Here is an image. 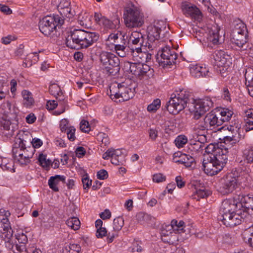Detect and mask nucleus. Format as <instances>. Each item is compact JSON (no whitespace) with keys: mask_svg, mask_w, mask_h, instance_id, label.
Segmentation results:
<instances>
[{"mask_svg":"<svg viewBox=\"0 0 253 253\" xmlns=\"http://www.w3.org/2000/svg\"><path fill=\"white\" fill-rule=\"evenodd\" d=\"M237 185L236 177L228 174L222 177L218 182V191L223 195L232 193Z\"/></svg>","mask_w":253,"mask_h":253,"instance_id":"ddd939ff","label":"nucleus"},{"mask_svg":"<svg viewBox=\"0 0 253 253\" xmlns=\"http://www.w3.org/2000/svg\"><path fill=\"white\" fill-rule=\"evenodd\" d=\"M109 90L108 94L116 102L127 101L134 96L135 93V89L127 86L125 83H113L110 85Z\"/></svg>","mask_w":253,"mask_h":253,"instance_id":"7ed1b4c3","label":"nucleus"},{"mask_svg":"<svg viewBox=\"0 0 253 253\" xmlns=\"http://www.w3.org/2000/svg\"><path fill=\"white\" fill-rule=\"evenodd\" d=\"M201 65H196L192 67L190 69V73L191 75L196 78H200L202 76L201 73Z\"/></svg>","mask_w":253,"mask_h":253,"instance_id":"603ef678","label":"nucleus"},{"mask_svg":"<svg viewBox=\"0 0 253 253\" xmlns=\"http://www.w3.org/2000/svg\"><path fill=\"white\" fill-rule=\"evenodd\" d=\"M190 96V93L185 90L176 91L175 93L171 94L170 99L167 104V110L172 114H178L189 103Z\"/></svg>","mask_w":253,"mask_h":253,"instance_id":"f03ea898","label":"nucleus"},{"mask_svg":"<svg viewBox=\"0 0 253 253\" xmlns=\"http://www.w3.org/2000/svg\"><path fill=\"white\" fill-rule=\"evenodd\" d=\"M247 216H249V215L247 212L242 211L241 209L238 210L234 212L231 221H230L231 224L230 227H233L240 224Z\"/></svg>","mask_w":253,"mask_h":253,"instance_id":"5701e85b","label":"nucleus"},{"mask_svg":"<svg viewBox=\"0 0 253 253\" xmlns=\"http://www.w3.org/2000/svg\"><path fill=\"white\" fill-rule=\"evenodd\" d=\"M187 142V138L185 135L178 136L174 140L176 146L178 148H182Z\"/></svg>","mask_w":253,"mask_h":253,"instance_id":"8fccbe9b","label":"nucleus"},{"mask_svg":"<svg viewBox=\"0 0 253 253\" xmlns=\"http://www.w3.org/2000/svg\"><path fill=\"white\" fill-rule=\"evenodd\" d=\"M246 33V27L241 22L236 24L232 29L230 35L231 41L237 47V49L241 51L247 49L248 46Z\"/></svg>","mask_w":253,"mask_h":253,"instance_id":"0eeeda50","label":"nucleus"},{"mask_svg":"<svg viewBox=\"0 0 253 253\" xmlns=\"http://www.w3.org/2000/svg\"><path fill=\"white\" fill-rule=\"evenodd\" d=\"M238 210H240L239 206H238V201L235 202L233 200L226 199L222 202L220 208V213H233Z\"/></svg>","mask_w":253,"mask_h":253,"instance_id":"4be33fe9","label":"nucleus"},{"mask_svg":"<svg viewBox=\"0 0 253 253\" xmlns=\"http://www.w3.org/2000/svg\"><path fill=\"white\" fill-rule=\"evenodd\" d=\"M227 129L231 132L230 135L225 137V141L231 142L232 144H236L244 138V136L241 134V130L238 126H223L219 129Z\"/></svg>","mask_w":253,"mask_h":253,"instance_id":"412c9836","label":"nucleus"},{"mask_svg":"<svg viewBox=\"0 0 253 253\" xmlns=\"http://www.w3.org/2000/svg\"><path fill=\"white\" fill-rule=\"evenodd\" d=\"M124 19L126 27L128 28H139L144 24L143 13L133 4L125 8Z\"/></svg>","mask_w":253,"mask_h":253,"instance_id":"20e7f679","label":"nucleus"},{"mask_svg":"<svg viewBox=\"0 0 253 253\" xmlns=\"http://www.w3.org/2000/svg\"><path fill=\"white\" fill-rule=\"evenodd\" d=\"M115 44V49L116 51V53L118 55L121 57H125L127 55V48L126 45V43L125 42H123V44Z\"/></svg>","mask_w":253,"mask_h":253,"instance_id":"37998d69","label":"nucleus"},{"mask_svg":"<svg viewBox=\"0 0 253 253\" xmlns=\"http://www.w3.org/2000/svg\"><path fill=\"white\" fill-rule=\"evenodd\" d=\"M207 141V139H205L204 141H202L200 138L198 137L196 139H193L191 140L189 146V149L193 152H198L202 151L204 147V144Z\"/></svg>","mask_w":253,"mask_h":253,"instance_id":"c756f323","label":"nucleus"},{"mask_svg":"<svg viewBox=\"0 0 253 253\" xmlns=\"http://www.w3.org/2000/svg\"><path fill=\"white\" fill-rule=\"evenodd\" d=\"M26 141L23 138L16 137L12 149L13 154H18V157H24V159L19 158L21 165H27L29 164L34 155L33 147H26Z\"/></svg>","mask_w":253,"mask_h":253,"instance_id":"6e6552de","label":"nucleus"},{"mask_svg":"<svg viewBox=\"0 0 253 253\" xmlns=\"http://www.w3.org/2000/svg\"><path fill=\"white\" fill-rule=\"evenodd\" d=\"M219 28L216 27L214 31L211 30L209 32L207 38L208 46L212 47L213 45H215L218 43L219 41Z\"/></svg>","mask_w":253,"mask_h":253,"instance_id":"cd10ccee","label":"nucleus"},{"mask_svg":"<svg viewBox=\"0 0 253 253\" xmlns=\"http://www.w3.org/2000/svg\"><path fill=\"white\" fill-rule=\"evenodd\" d=\"M234 213V212H231L225 214H221L222 217V222L226 226L230 227L231 224L230 221H231Z\"/></svg>","mask_w":253,"mask_h":253,"instance_id":"3c124183","label":"nucleus"},{"mask_svg":"<svg viewBox=\"0 0 253 253\" xmlns=\"http://www.w3.org/2000/svg\"><path fill=\"white\" fill-rule=\"evenodd\" d=\"M99 35L81 29L71 31L66 39V45L72 49L87 48L96 42Z\"/></svg>","mask_w":253,"mask_h":253,"instance_id":"f257e3e1","label":"nucleus"},{"mask_svg":"<svg viewBox=\"0 0 253 253\" xmlns=\"http://www.w3.org/2000/svg\"><path fill=\"white\" fill-rule=\"evenodd\" d=\"M211 146L212 147L213 150L209 155L223 168L227 161L228 149L226 148L215 147L212 145H210L209 148Z\"/></svg>","mask_w":253,"mask_h":253,"instance_id":"dca6fc26","label":"nucleus"},{"mask_svg":"<svg viewBox=\"0 0 253 253\" xmlns=\"http://www.w3.org/2000/svg\"><path fill=\"white\" fill-rule=\"evenodd\" d=\"M38 161L40 166L45 169L48 168L51 164V161L49 159H47L46 156L43 154H40L39 155Z\"/></svg>","mask_w":253,"mask_h":253,"instance_id":"a18cd8bd","label":"nucleus"},{"mask_svg":"<svg viewBox=\"0 0 253 253\" xmlns=\"http://www.w3.org/2000/svg\"><path fill=\"white\" fill-rule=\"evenodd\" d=\"M122 149H109L102 156L103 159L108 160L111 158V163L113 165H123L126 162V155Z\"/></svg>","mask_w":253,"mask_h":253,"instance_id":"4468645a","label":"nucleus"},{"mask_svg":"<svg viewBox=\"0 0 253 253\" xmlns=\"http://www.w3.org/2000/svg\"><path fill=\"white\" fill-rule=\"evenodd\" d=\"M68 248L69 253H80L81 252V247L77 244H70Z\"/></svg>","mask_w":253,"mask_h":253,"instance_id":"13d9d810","label":"nucleus"},{"mask_svg":"<svg viewBox=\"0 0 253 253\" xmlns=\"http://www.w3.org/2000/svg\"><path fill=\"white\" fill-rule=\"evenodd\" d=\"M16 252L13 251L14 253H27L25 244H19L15 245Z\"/></svg>","mask_w":253,"mask_h":253,"instance_id":"0e129e2a","label":"nucleus"},{"mask_svg":"<svg viewBox=\"0 0 253 253\" xmlns=\"http://www.w3.org/2000/svg\"><path fill=\"white\" fill-rule=\"evenodd\" d=\"M82 181L84 189H88L91 185V180H89L87 174L83 176Z\"/></svg>","mask_w":253,"mask_h":253,"instance_id":"052dcab7","label":"nucleus"},{"mask_svg":"<svg viewBox=\"0 0 253 253\" xmlns=\"http://www.w3.org/2000/svg\"><path fill=\"white\" fill-rule=\"evenodd\" d=\"M244 161L247 163H253V146H250L246 148L243 151V155Z\"/></svg>","mask_w":253,"mask_h":253,"instance_id":"58836bf2","label":"nucleus"},{"mask_svg":"<svg viewBox=\"0 0 253 253\" xmlns=\"http://www.w3.org/2000/svg\"><path fill=\"white\" fill-rule=\"evenodd\" d=\"M128 48L131 50L133 56H137V54L142 53L143 47L152 49V44L149 42L146 36L141 33L133 31L131 33L128 40Z\"/></svg>","mask_w":253,"mask_h":253,"instance_id":"39448f33","label":"nucleus"},{"mask_svg":"<svg viewBox=\"0 0 253 253\" xmlns=\"http://www.w3.org/2000/svg\"><path fill=\"white\" fill-rule=\"evenodd\" d=\"M58 11L62 16L61 17L62 18H63L64 16L70 18L74 15V14L71 11V8L70 7H66V8H64L61 10L59 9Z\"/></svg>","mask_w":253,"mask_h":253,"instance_id":"6e6d98bb","label":"nucleus"},{"mask_svg":"<svg viewBox=\"0 0 253 253\" xmlns=\"http://www.w3.org/2000/svg\"><path fill=\"white\" fill-rule=\"evenodd\" d=\"M76 128L74 126L69 127V129L66 132L68 139L71 141H74L76 139Z\"/></svg>","mask_w":253,"mask_h":253,"instance_id":"bf43d9fd","label":"nucleus"},{"mask_svg":"<svg viewBox=\"0 0 253 253\" xmlns=\"http://www.w3.org/2000/svg\"><path fill=\"white\" fill-rule=\"evenodd\" d=\"M199 100L201 102V105L203 106L204 109L206 112L208 111L213 105V102L209 97H206L202 99H199Z\"/></svg>","mask_w":253,"mask_h":253,"instance_id":"49530a36","label":"nucleus"},{"mask_svg":"<svg viewBox=\"0 0 253 253\" xmlns=\"http://www.w3.org/2000/svg\"><path fill=\"white\" fill-rule=\"evenodd\" d=\"M98 139L101 141L102 143L104 144L105 146H107L110 143V139L108 136L104 133H99L98 135Z\"/></svg>","mask_w":253,"mask_h":253,"instance_id":"4d7b16f0","label":"nucleus"},{"mask_svg":"<svg viewBox=\"0 0 253 253\" xmlns=\"http://www.w3.org/2000/svg\"><path fill=\"white\" fill-rule=\"evenodd\" d=\"M246 84L247 85L249 94L253 97V69L248 68L245 73Z\"/></svg>","mask_w":253,"mask_h":253,"instance_id":"393cba45","label":"nucleus"},{"mask_svg":"<svg viewBox=\"0 0 253 253\" xmlns=\"http://www.w3.org/2000/svg\"><path fill=\"white\" fill-rule=\"evenodd\" d=\"M242 236L244 242L253 249V224L244 231Z\"/></svg>","mask_w":253,"mask_h":253,"instance_id":"7c9ffc66","label":"nucleus"},{"mask_svg":"<svg viewBox=\"0 0 253 253\" xmlns=\"http://www.w3.org/2000/svg\"><path fill=\"white\" fill-rule=\"evenodd\" d=\"M100 61L104 72L108 75L115 76L120 70L119 58L110 52L103 53L100 55Z\"/></svg>","mask_w":253,"mask_h":253,"instance_id":"9d476101","label":"nucleus"},{"mask_svg":"<svg viewBox=\"0 0 253 253\" xmlns=\"http://www.w3.org/2000/svg\"><path fill=\"white\" fill-rule=\"evenodd\" d=\"M237 200L238 201V206L239 209L243 208L242 211L247 212L249 213L253 214V195H239Z\"/></svg>","mask_w":253,"mask_h":253,"instance_id":"aec40b11","label":"nucleus"},{"mask_svg":"<svg viewBox=\"0 0 253 253\" xmlns=\"http://www.w3.org/2000/svg\"><path fill=\"white\" fill-rule=\"evenodd\" d=\"M161 106V100L159 99H155L147 106V111L151 113L155 112Z\"/></svg>","mask_w":253,"mask_h":253,"instance_id":"de8ad7c7","label":"nucleus"},{"mask_svg":"<svg viewBox=\"0 0 253 253\" xmlns=\"http://www.w3.org/2000/svg\"><path fill=\"white\" fill-rule=\"evenodd\" d=\"M211 194L210 191L206 189H196L192 195L193 199L199 201L201 199L207 198Z\"/></svg>","mask_w":253,"mask_h":253,"instance_id":"e433bc0d","label":"nucleus"},{"mask_svg":"<svg viewBox=\"0 0 253 253\" xmlns=\"http://www.w3.org/2000/svg\"><path fill=\"white\" fill-rule=\"evenodd\" d=\"M58 104L56 100H48L46 103V108L49 110H52L57 107Z\"/></svg>","mask_w":253,"mask_h":253,"instance_id":"774afa93","label":"nucleus"},{"mask_svg":"<svg viewBox=\"0 0 253 253\" xmlns=\"http://www.w3.org/2000/svg\"><path fill=\"white\" fill-rule=\"evenodd\" d=\"M101 24L103 25L105 28L108 29L112 28L114 26L113 23L105 17H102V19L101 20Z\"/></svg>","mask_w":253,"mask_h":253,"instance_id":"e2e57ef3","label":"nucleus"},{"mask_svg":"<svg viewBox=\"0 0 253 253\" xmlns=\"http://www.w3.org/2000/svg\"><path fill=\"white\" fill-rule=\"evenodd\" d=\"M172 227L173 231L177 233H181L183 232L185 228V223L182 220L178 221L176 219L171 220Z\"/></svg>","mask_w":253,"mask_h":253,"instance_id":"79ce46f5","label":"nucleus"},{"mask_svg":"<svg viewBox=\"0 0 253 253\" xmlns=\"http://www.w3.org/2000/svg\"><path fill=\"white\" fill-rule=\"evenodd\" d=\"M107 235V231L105 227H101L97 229L96 236L99 238H103Z\"/></svg>","mask_w":253,"mask_h":253,"instance_id":"338daca9","label":"nucleus"},{"mask_svg":"<svg viewBox=\"0 0 253 253\" xmlns=\"http://www.w3.org/2000/svg\"><path fill=\"white\" fill-rule=\"evenodd\" d=\"M212 56L215 69L221 76H226L232 64L231 57L223 50L215 51Z\"/></svg>","mask_w":253,"mask_h":253,"instance_id":"1a4fd4ad","label":"nucleus"},{"mask_svg":"<svg viewBox=\"0 0 253 253\" xmlns=\"http://www.w3.org/2000/svg\"><path fill=\"white\" fill-rule=\"evenodd\" d=\"M0 168L3 170H7L10 172H14V163L12 161L7 158H3L2 165Z\"/></svg>","mask_w":253,"mask_h":253,"instance_id":"a19ab883","label":"nucleus"},{"mask_svg":"<svg viewBox=\"0 0 253 253\" xmlns=\"http://www.w3.org/2000/svg\"><path fill=\"white\" fill-rule=\"evenodd\" d=\"M125 68L127 71H129L135 76L140 77L147 73L149 66L146 64L139 63H131L127 62L125 63Z\"/></svg>","mask_w":253,"mask_h":253,"instance_id":"6ab92c4d","label":"nucleus"},{"mask_svg":"<svg viewBox=\"0 0 253 253\" xmlns=\"http://www.w3.org/2000/svg\"><path fill=\"white\" fill-rule=\"evenodd\" d=\"M39 59V57L38 52H32L28 54L24 61L23 63V66L24 67H30L33 64L36 63Z\"/></svg>","mask_w":253,"mask_h":253,"instance_id":"2f4dec72","label":"nucleus"},{"mask_svg":"<svg viewBox=\"0 0 253 253\" xmlns=\"http://www.w3.org/2000/svg\"><path fill=\"white\" fill-rule=\"evenodd\" d=\"M177 58L174 50L166 46L158 51L157 59L160 65L165 67L174 64Z\"/></svg>","mask_w":253,"mask_h":253,"instance_id":"f8f14e48","label":"nucleus"},{"mask_svg":"<svg viewBox=\"0 0 253 253\" xmlns=\"http://www.w3.org/2000/svg\"><path fill=\"white\" fill-rule=\"evenodd\" d=\"M209 127L204 119L197 123L192 129V136L193 139L200 138L202 141H204L207 138V130Z\"/></svg>","mask_w":253,"mask_h":253,"instance_id":"a211bd4d","label":"nucleus"},{"mask_svg":"<svg viewBox=\"0 0 253 253\" xmlns=\"http://www.w3.org/2000/svg\"><path fill=\"white\" fill-rule=\"evenodd\" d=\"M79 24L84 28H88L90 25V17L86 13L81 14L78 18Z\"/></svg>","mask_w":253,"mask_h":253,"instance_id":"4c0bfd02","label":"nucleus"},{"mask_svg":"<svg viewBox=\"0 0 253 253\" xmlns=\"http://www.w3.org/2000/svg\"><path fill=\"white\" fill-rule=\"evenodd\" d=\"M193 118L197 120L206 112V111L204 109L203 106L201 105V102L199 99L193 100Z\"/></svg>","mask_w":253,"mask_h":253,"instance_id":"c85d7f7f","label":"nucleus"},{"mask_svg":"<svg viewBox=\"0 0 253 253\" xmlns=\"http://www.w3.org/2000/svg\"><path fill=\"white\" fill-rule=\"evenodd\" d=\"M167 23L164 21H158L153 25L149 26L147 28V40L151 44L156 40L160 38L161 33L163 35L168 32L167 30Z\"/></svg>","mask_w":253,"mask_h":253,"instance_id":"9b49d317","label":"nucleus"},{"mask_svg":"<svg viewBox=\"0 0 253 253\" xmlns=\"http://www.w3.org/2000/svg\"><path fill=\"white\" fill-rule=\"evenodd\" d=\"M217 114L219 120L222 125L224 123L228 122L231 119L233 113L228 109L223 108Z\"/></svg>","mask_w":253,"mask_h":253,"instance_id":"473e14b6","label":"nucleus"},{"mask_svg":"<svg viewBox=\"0 0 253 253\" xmlns=\"http://www.w3.org/2000/svg\"><path fill=\"white\" fill-rule=\"evenodd\" d=\"M179 164H183L186 168L192 167L195 164V159L188 155L182 153Z\"/></svg>","mask_w":253,"mask_h":253,"instance_id":"c9c22d12","label":"nucleus"},{"mask_svg":"<svg viewBox=\"0 0 253 253\" xmlns=\"http://www.w3.org/2000/svg\"><path fill=\"white\" fill-rule=\"evenodd\" d=\"M237 173L238 174L235 176L237 183H245L250 180L251 175L248 171L238 169Z\"/></svg>","mask_w":253,"mask_h":253,"instance_id":"f704fd0d","label":"nucleus"},{"mask_svg":"<svg viewBox=\"0 0 253 253\" xmlns=\"http://www.w3.org/2000/svg\"><path fill=\"white\" fill-rule=\"evenodd\" d=\"M124 225V221L122 217H118L114 219L113 229L115 231L121 230Z\"/></svg>","mask_w":253,"mask_h":253,"instance_id":"09e8293b","label":"nucleus"},{"mask_svg":"<svg viewBox=\"0 0 253 253\" xmlns=\"http://www.w3.org/2000/svg\"><path fill=\"white\" fill-rule=\"evenodd\" d=\"M69 124L68 120L66 119H62L60 123V129L62 132L66 133L69 127H72Z\"/></svg>","mask_w":253,"mask_h":253,"instance_id":"5fc2aeb1","label":"nucleus"},{"mask_svg":"<svg viewBox=\"0 0 253 253\" xmlns=\"http://www.w3.org/2000/svg\"><path fill=\"white\" fill-rule=\"evenodd\" d=\"M22 96L23 98V104L26 107L33 105L35 101L32 93L28 90H23L22 91Z\"/></svg>","mask_w":253,"mask_h":253,"instance_id":"72a5a7b5","label":"nucleus"},{"mask_svg":"<svg viewBox=\"0 0 253 253\" xmlns=\"http://www.w3.org/2000/svg\"><path fill=\"white\" fill-rule=\"evenodd\" d=\"M49 90L51 94L53 96H56L57 94L61 93L62 91L61 90L60 86L56 84H53L50 85Z\"/></svg>","mask_w":253,"mask_h":253,"instance_id":"864d4df0","label":"nucleus"},{"mask_svg":"<svg viewBox=\"0 0 253 253\" xmlns=\"http://www.w3.org/2000/svg\"><path fill=\"white\" fill-rule=\"evenodd\" d=\"M182 11L186 16L190 17L195 20L200 21L202 19V14L200 9L195 5L186 2L181 4Z\"/></svg>","mask_w":253,"mask_h":253,"instance_id":"f3484780","label":"nucleus"},{"mask_svg":"<svg viewBox=\"0 0 253 253\" xmlns=\"http://www.w3.org/2000/svg\"><path fill=\"white\" fill-rule=\"evenodd\" d=\"M208 125V127H212L213 128H216L218 126H221L218 114H215L212 113H209L206 115L204 119Z\"/></svg>","mask_w":253,"mask_h":253,"instance_id":"b1692460","label":"nucleus"},{"mask_svg":"<svg viewBox=\"0 0 253 253\" xmlns=\"http://www.w3.org/2000/svg\"><path fill=\"white\" fill-rule=\"evenodd\" d=\"M60 181H62L63 183L65 182V177L63 175H55L54 176H51L48 179V184L49 188L54 192L59 191L58 185Z\"/></svg>","mask_w":253,"mask_h":253,"instance_id":"a878e982","label":"nucleus"},{"mask_svg":"<svg viewBox=\"0 0 253 253\" xmlns=\"http://www.w3.org/2000/svg\"><path fill=\"white\" fill-rule=\"evenodd\" d=\"M80 129L84 132H88L90 130V127L87 121L82 120L80 123Z\"/></svg>","mask_w":253,"mask_h":253,"instance_id":"680f3d73","label":"nucleus"},{"mask_svg":"<svg viewBox=\"0 0 253 253\" xmlns=\"http://www.w3.org/2000/svg\"><path fill=\"white\" fill-rule=\"evenodd\" d=\"M10 215L9 211H6L4 209H0V225L5 224V223H9L8 217Z\"/></svg>","mask_w":253,"mask_h":253,"instance_id":"c03bdc74","label":"nucleus"},{"mask_svg":"<svg viewBox=\"0 0 253 253\" xmlns=\"http://www.w3.org/2000/svg\"><path fill=\"white\" fill-rule=\"evenodd\" d=\"M65 19L58 15H47L40 20L39 27L40 31L48 36L56 31L57 27H60L64 23Z\"/></svg>","mask_w":253,"mask_h":253,"instance_id":"423d86ee","label":"nucleus"},{"mask_svg":"<svg viewBox=\"0 0 253 253\" xmlns=\"http://www.w3.org/2000/svg\"><path fill=\"white\" fill-rule=\"evenodd\" d=\"M66 223L68 227L74 230H78L81 224L79 218L74 216L68 218L66 220Z\"/></svg>","mask_w":253,"mask_h":253,"instance_id":"ea45409f","label":"nucleus"},{"mask_svg":"<svg viewBox=\"0 0 253 253\" xmlns=\"http://www.w3.org/2000/svg\"><path fill=\"white\" fill-rule=\"evenodd\" d=\"M222 169L209 155L204 156L202 162V169L206 174L212 176L217 174Z\"/></svg>","mask_w":253,"mask_h":253,"instance_id":"2eb2a0df","label":"nucleus"},{"mask_svg":"<svg viewBox=\"0 0 253 253\" xmlns=\"http://www.w3.org/2000/svg\"><path fill=\"white\" fill-rule=\"evenodd\" d=\"M0 237L1 240H8L13 238V231L10 226V223L0 225Z\"/></svg>","mask_w":253,"mask_h":253,"instance_id":"bb28decb","label":"nucleus"},{"mask_svg":"<svg viewBox=\"0 0 253 253\" xmlns=\"http://www.w3.org/2000/svg\"><path fill=\"white\" fill-rule=\"evenodd\" d=\"M166 176L161 173H156L153 176V181L159 183L165 181Z\"/></svg>","mask_w":253,"mask_h":253,"instance_id":"69168bd1","label":"nucleus"}]
</instances>
